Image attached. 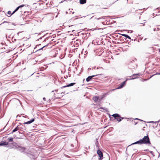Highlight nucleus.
<instances>
[{"mask_svg": "<svg viewBox=\"0 0 160 160\" xmlns=\"http://www.w3.org/2000/svg\"><path fill=\"white\" fill-rule=\"evenodd\" d=\"M142 141V144H146L150 145L151 144L148 135L144 136L142 139H141Z\"/></svg>", "mask_w": 160, "mask_h": 160, "instance_id": "1", "label": "nucleus"}, {"mask_svg": "<svg viewBox=\"0 0 160 160\" xmlns=\"http://www.w3.org/2000/svg\"><path fill=\"white\" fill-rule=\"evenodd\" d=\"M112 116L115 118V119H116L117 121L118 122H120L122 119H124V118L121 117L120 115L118 113L114 114Z\"/></svg>", "mask_w": 160, "mask_h": 160, "instance_id": "2", "label": "nucleus"}, {"mask_svg": "<svg viewBox=\"0 0 160 160\" xmlns=\"http://www.w3.org/2000/svg\"><path fill=\"white\" fill-rule=\"evenodd\" d=\"M97 153L99 157L98 159L99 160H102L103 158V153L101 151L98 149L97 151Z\"/></svg>", "mask_w": 160, "mask_h": 160, "instance_id": "3", "label": "nucleus"}, {"mask_svg": "<svg viewBox=\"0 0 160 160\" xmlns=\"http://www.w3.org/2000/svg\"><path fill=\"white\" fill-rule=\"evenodd\" d=\"M18 151H20L21 152L25 153V152L26 148L25 147L21 146H18L17 148Z\"/></svg>", "mask_w": 160, "mask_h": 160, "instance_id": "4", "label": "nucleus"}, {"mask_svg": "<svg viewBox=\"0 0 160 160\" xmlns=\"http://www.w3.org/2000/svg\"><path fill=\"white\" fill-rule=\"evenodd\" d=\"M110 92V91H109L102 96H98V97H99V102H100L101 101V100L105 97L106 95H108L109 94V93Z\"/></svg>", "mask_w": 160, "mask_h": 160, "instance_id": "5", "label": "nucleus"}, {"mask_svg": "<svg viewBox=\"0 0 160 160\" xmlns=\"http://www.w3.org/2000/svg\"><path fill=\"white\" fill-rule=\"evenodd\" d=\"M19 129L20 130V132L22 131L23 132H25L26 131L25 128L23 125L20 124L19 125Z\"/></svg>", "mask_w": 160, "mask_h": 160, "instance_id": "6", "label": "nucleus"}, {"mask_svg": "<svg viewBox=\"0 0 160 160\" xmlns=\"http://www.w3.org/2000/svg\"><path fill=\"white\" fill-rule=\"evenodd\" d=\"M129 79H127L126 81H125L123 82H122L121 84V85L118 87V88H116V89H120L121 88H122V87H123L124 85H125V82H126Z\"/></svg>", "mask_w": 160, "mask_h": 160, "instance_id": "7", "label": "nucleus"}, {"mask_svg": "<svg viewBox=\"0 0 160 160\" xmlns=\"http://www.w3.org/2000/svg\"><path fill=\"white\" fill-rule=\"evenodd\" d=\"M98 75H92V76H88L87 78H86V81L87 82H88L89 81H90L93 77H94L95 76H98Z\"/></svg>", "mask_w": 160, "mask_h": 160, "instance_id": "8", "label": "nucleus"}, {"mask_svg": "<svg viewBox=\"0 0 160 160\" xmlns=\"http://www.w3.org/2000/svg\"><path fill=\"white\" fill-rule=\"evenodd\" d=\"M75 84V82L71 83L67 85H66V86H64L63 87H61V88H65L66 87H67L72 86H73Z\"/></svg>", "mask_w": 160, "mask_h": 160, "instance_id": "9", "label": "nucleus"}, {"mask_svg": "<svg viewBox=\"0 0 160 160\" xmlns=\"http://www.w3.org/2000/svg\"><path fill=\"white\" fill-rule=\"evenodd\" d=\"M48 44H49V43H48L47 45H45L44 46H43L42 48L39 49H38V50H37V51H36L35 52H34V51H33L32 53H33L34 52H38L39 51H41V50H42V49L43 48H44L48 46Z\"/></svg>", "mask_w": 160, "mask_h": 160, "instance_id": "10", "label": "nucleus"}, {"mask_svg": "<svg viewBox=\"0 0 160 160\" xmlns=\"http://www.w3.org/2000/svg\"><path fill=\"white\" fill-rule=\"evenodd\" d=\"M99 97L97 96H95L93 97L92 99L95 102L98 101L99 102Z\"/></svg>", "mask_w": 160, "mask_h": 160, "instance_id": "11", "label": "nucleus"}, {"mask_svg": "<svg viewBox=\"0 0 160 160\" xmlns=\"http://www.w3.org/2000/svg\"><path fill=\"white\" fill-rule=\"evenodd\" d=\"M135 144H138L139 145L142 144V141H141V139H140L139 141L133 143L131 145H133Z\"/></svg>", "mask_w": 160, "mask_h": 160, "instance_id": "12", "label": "nucleus"}, {"mask_svg": "<svg viewBox=\"0 0 160 160\" xmlns=\"http://www.w3.org/2000/svg\"><path fill=\"white\" fill-rule=\"evenodd\" d=\"M34 120H34V118H32L31 120H30L29 121H28V122H24L23 124H30V123H32V122H33L34 121Z\"/></svg>", "mask_w": 160, "mask_h": 160, "instance_id": "13", "label": "nucleus"}, {"mask_svg": "<svg viewBox=\"0 0 160 160\" xmlns=\"http://www.w3.org/2000/svg\"><path fill=\"white\" fill-rule=\"evenodd\" d=\"M139 73H137L136 74H134L132 76V78L129 79H133L136 78V77L138 76L139 75Z\"/></svg>", "mask_w": 160, "mask_h": 160, "instance_id": "14", "label": "nucleus"}, {"mask_svg": "<svg viewBox=\"0 0 160 160\" xmlns=\"http://www.w3.org/2000/svg\"><path fill=\"white\" fill-rule=\"evenodd\" d=\"M121 35L122 36H124V37H125L126 38H128L129 39H130L132 41L133 40V39H131V37L129 36L128 35H127V34H121Z\"/></svg>", "mask_w": 160, "mask_h": 160, "instance_id": "15", "label": "nucleus"}, {"mask_svg": "<svg viewBox=\"0 0 160 160\" xmlns=\"http://www.w3.org/2000/svg\"><path fill=\"white\" fill-rule=\"evenodd\" d=\"M98 139L96 138V142H95V145H96V148L98 149H99V144L98 143Z\"/></svg>", "mask_w": 160, "mask_h": 160, "instance_id": "16", "label": "nucleus"}, {"mask_svg": "<svg viewBox=\"0 0 160 160\" xmlns=\"http://www.w3.org/2000/svg\"><path fill=\"white\" fill-rule=\"evenodd\" d=\"M8 142H0V146H3L5 145H8Z\"/></svg>", "mask_w": 160, "mask_h": 160, "instance_id": "17", "label": "nucleus"}, {"mask_svg": "<svg viewBox=\"0 0 160 160\" xmlns=\"http://www.w3.org/2000/svg\"><path fill=\"white\" fill-rule=\"evenodd\" d=\"M87 2V0H80L79 3L81 4H83Z\"/></svg>", "mask_w": 160, "mask_h": 160, "instance_id": "18", "label": "nucleus"}, {"mask_svg": "<svg viewBox=\"0 0 160 160\" xmlns=\"http://www.w3.org/2000/svg\"><path fill=\"white\" fill-rule=\"evenodd\" d=\"M92 28L90 29L91 31H93L94 30H103V29H104L105 28Z\"/></svg>", "mask_w": 160, "mask_h": 160, "instance_id": "19", "label": "nucleus"}, {"mask_svg": "<svg viewBox=\"0 0 160 160\" xmlns=\"http://www.w3.org/2000/svg\"><path fill=\"white\" fill-rule=\"evenodd\" d=\"M19 125H18L16 128L15 129L17 131L18 130H19L18 132L19 133H23V132H20V130L19 129Z\"/></svg>", "mask_w": 160, "mask_h": 160, "instance_id": "20", "label": "nucleus"}, {"mask_svg": "<svg viewBox=\"0 0 160 160\" xmlns=\"http://www.w3.org/2000/svg\"><path fill=\"white\" fill-rule=\"evenodd\" d=\"M19 125H18L16 128L15 129L17 131L18 130H19L18 132L19 133H23V132H20V130L19 129Z\"/></svg>", "mask_w": 160, "mask_h": 160, "instance_id": "21", "label": "nucleus"}, {"mask_svg": "<svg viewBox=\"0 0 160 160\" xmlns=\"http://www.w3.org/2000/svg\"><path fill=\"white\" fill-rule=\"evenodd\" d=\"M24 61H21L19 62L18 63V64H17V66H21L22 64H24Z\"/></svg>", "mask_w": 160, "mask_h": 160, "instance_id": "22", "label": "nucleus"}, {"mask_svg": "<svg viewBox=\"0 0 160 160\" xmlns=\"http://www.w3.org/2000/svg\"><path fill=\"white\" fill-rule=\"evenodd\" d=\"M8 140L12 142L13 141V138H8Z\"/></svg>", "mask_w": 160, "mask_h": 160, "instance_id": "23", "label": "nucleus"}, {"mask_svg": "<svg viewBox=\"0 0 160 160\" xmlns=\"http://www.w3.org/2000/svg\"><path fill=\"white\" fill-rule=\"evenodd\" d=\"M16 12V11H15L14 10L12 12V14H11V15H10V16H8L7 15V16L8 17H10L12 15H13V14H14Z\"/></svg>", "mask_w": 160, "mask_h": 160, "instance_id": "24", "label": "nucleus"}, {"mask_svg": "<svg viewBox=\"0 0 160 160\" xmlns=\"http://www.w3.org/2000/svg\"><path fill=\"white\" fill-rule=\"evenodd\" d=\"M17 131L16 130V129L15 128L11 132V133L12 134L13 133H14V132H15Z\"/></svg>", "mask_w": 160, "mask_h": 160, "instance_id": "25", "label": "nucleus"}, {"mask_svg": "<svg viewBox=\"0 0 160 160\" xmlns=\"http://www.w3.org/2000/svg\"><path fill=\"white\" fill-rule=\"evenodd\" d=\"M102 18L105 19L104 17H100L99 18H97V19L98 20H99V19H102Z\"/></svg>", "mask_w": 160, "mask_h": 160, "instance_id": "26", "label": "nucleus"}, {"mask_svg": "<svg viewBox=\"0 0 160 160\" xmlns=\"http://www.w3.org/2000/svg\"><path fill=\"white\" fill-rule=\"evenodd\" d=\"M48 34V33H47L44 35L43 36H42V37H40V38H39V39H42V38L44 37L45 36L47 35Z\"/></svg>", "mask_w": 160, "mask_h": 160, "instance_id": "27", "label": "nucleus"}, {"mask_svg": "<svg viewBox=\"0 0 160 160\" xmlns=\"http://www.w3.org/2000/svg\"><path fill=\"white\" fill-rule=\"evenodd\" d=\"M154 122V121H151L148 122L150 123H154V122L156 123V122Z\"/></svg>", "mask_w": 160, "mask_h": 160, "instance_id": "28", "label": "nucleus"}, {"mask_svg": "<svg viewBox=\"0 0 160 160\" xmlns=\"http://www.w3.org/2000/svg\"><path fill=\"white\" fill-rule=\"evenodd\" d=\"M7 13H8V15H11V14H12V13H11V11H8V12H7Z\"/></svg>", "mask_w": 160, "mask_h": 160, "instance_id": "29", "label": "nucleus"}, {"mask_svg": "<svg viewBox=\"0 0 160 160\" xmlns=\"http://www.w3.org/2000/svg\"><path fill=\"white\" fill-rule=\"evenodd\" d=\"M49 38V37H47L43 41V42H46V40H48V39Z\"/></svg>", "mask_w": 160, "mask_h": 160, "instance_id": "30", "label": "nucleus"}, {"mask_svg": "<svg viewBox=\"0 0 160 160\" xmlns=\"http://www.w3.org/2000/svg\"><path fill=\"white\" fill-rule=\"evenodd\" d=\"M19 9V7H18L15 10V11L17 12Z\"/></svg>", "mask_w": 160, "mask_h": 160, "instance_id": "31", "label": "nucleus"}, {"mask_svg": "<svg viewBox=\"0 0 160 160\" xmlns=\"http://www.w3.org/2000/svg\"><path fill=\"white\" fill-rule=\"evenodd\" d=\"M24 6H25V5H20V6H18V7H19V8H20L23 7Z\"/></svg>", "mask_w": 160, "mask_h": 160, "instance_id": "32", "label": "nucleus"}, {"mask_svg": "<svg viewBox=\"0 0 160 160\" xmlns=\"http://www.w3.org/2000/svg\"><path fill=\"white\" fill-rule=\"evenodd\" d=\"M9 23V22H7V21H4L1 24H3V23Z\"/></svg>", "mask_w": 160, "mask_h": 160, "instance_id": "33", "label": "nucleus"}, {"mask_svg": "<svg viewBox=\"0 0 160 160\" xmlns=\"http://www.w3.org/2000/svg\"><path fill=\"white\" fill-rule=\"evenodd\" d=\"M157 9H158V12H160V10H159V9H158V8H157ZM160 15V14H158V15H157V14L156 15V16H157V15Z\"/></svg>", "mask_w": 160, "mask_h": 160, "instance_id": "34", "label": "nucleus"}, {"mask_svg": "<svg viewBox=\"0 0 160 160\" xmlns=\"http://www.w3.org/2000/svg\"><path fill=\"white\" fill-rule=\"evenodd\" d=\"M60 59H62L63 58V57H62V56H60L59 57Z\"/></svg>", "mask_w": 160, "mask_h": 160, "instance_id": "35", "label": "nucleus"}, {"mask_svg": "<svg viewBox=\"0 0 160 160\" xmlns=\"http://www.w3.org/2000/svg\"><path fill=\"white\" fill-rule=\"evenodd\" d=\"M150 153L152 155H153V152L152 151H150Z\"/></svg>", "mask_w": 160, "mask_h": 160, "instance_id": "36", "label": "nucleus"}, {"mask_svg": "<svg viewBox=\"0 0 160 160\" xmlns=\"http://www.w3.org/2000/svg\"><path fill=\"white\" fill-rule=\"evenodd\" d=\"M43 100L44 101H45L46 100V98H45V97H44L43 98Z\"/></svg>", "mask_w": 160, "mask_h": 160, "instance_id": "37", "label": "nucleus"}, {"mask_svg": "<svg viewBox=\"0 0 160 160\" xmlns=\"http://www.w3.org/2000/svg\"><path fill=\"white\" fill-rule=\"evenodd\" d=\"M16 39H13V40H12V42H14L16 41Z\"/></svg>", "mask_w": 160, "mask_h": 160, "instance_id": "38", "label": "nucleus"}, {"mask_svg": "<svg viewBox=\"0 0 160 160\" xmlns=\"http://www.w3.org/2000/svg\"><path fill=\"white\" fill-rule=\"evenodd\" d=\"M38 45H36L35 47H34V49H35L37 48V47L38 46Z\"/></svg>", "mask_w": 160, "mask_h": 160, "instance_id": "39", "label": "nucleus"}, {"mask_svg": "<svg viewBox=\"0 0 160 160\" xmlns=\"http://www.w3.org/2000/svg\"><path fill=\"white\" fill-rule=\"evenodd\" d=\"M22 32H18V33H17L18 35H19V34L20 33Z\"/></svg>", "mask_w": 160, "mask_h": 160, "instance_id": "40", "label": "nucleus"}, {"mask_svg": "<svg viewBox=\"0 0 160 160\" xmlns=\"http://www.w3.org/2000/svg\"><path fill=\"white\" fill-rule=\"evenodd\" d=\"M35 63H34V64H35L37 62H38V61L36 60V61H35Z\"/></svg>", "mask_w": 160, "mask_h": 160, "instance_id": "41", "label": "nucleus"}, {"mask_svg": "<svg viewBox=\"0 0 160 160\" xmlns=\"http://www.w3.org/2000/svg\"><path fill=\"white\" fill-rule=\"evenodd\" d=\"M135 119H136V120H141V121H142V120H141L139 119H138V118H135Z\"/></svg>", "mask_w": 160, "mask_h": 160, "instance_id": "42", "label": "nucleus"}, {"mask_svg": "<svg viewBox=\"0 0 160 160\" xmlns=\"http://www.w3.org/2000/svg\"><path fill=\"white\" fill-rule=\"evenodd\" d=\"M148 150H149L148 149H146V150H144V151H148Z\"/></svg>", "mask_w": 160, "mask_h": 160, "instance_id": "43", "label": "nucleus"}, {"mask_svg": "<svg viewBox=\"0 0 160 160\" xmlns=\"http://www.w3.org/2000/svg\"><path fill=\"white\" fill-rule=\"evenodd\" d=\"M74 26V25H71V26H69V27H71L73 26Z\"/></svg>", "mask_w": 160, "mask_h": 160, "instance_id": "44", "label": "nucleus"}, {"mask_svg": "<svg viewBox=\"0 0 160 160\" xmlns=\"http://www.w3.org/2000/svg\"><path fill=\"white\" fill-rule=\"evenodd\" d=\"M64 93H65L64 92H61V94H64Z\"/></svg>", "mask_w": 160, "mask_h": 160, "instance_id": "45", "label": "nucleus"}, {"mask_svg": "<svg viewBox=\"0 0 160 160\" xmlns=\"http://www.w3.org/2000/svg\"><path fill=\"white\" fill-rule=\"evenodd\" d=\"M12 24L13 25H14V26H16V25H15V24H14V23H12Z\"/></svg>", "mask_w": 160, "mask_h": 160, "instance_id": "46", "label": "nucleus"}, {"mask_svg": "<svg viewBox=\"0 0 160 160\" xmlns=\"http://www.w3.org/2000/svg\"><path fill=\"white\" fill-rule=\"evenodd\" d=\"M156 28H154V29H153V31H156Z\"/></svg>", "mask_w": 160, "mask_h": 160, "instance_id": "47", "label": "nucleus"}, {"mask_svg": "<svg viewBox=\"0 0 160 160\" xmlns=\"http://www.w3.org/2000/svg\"><path fill=\"white\" fill-rule=\"evenodd\" d=\"M37 45H38V46H39V45H41V44H38Z\"/></svg>", "mask_w": 160, "mask_h": 160, "instance_id": "48", "label": "nucleus"}, {"mask_svg": "<svg viewBox=\"0 0 160 160\" xmlns=\"http://www.w3.org/2000/svg\"><path fill=\"white\" fill-rule=\"evenodd\" d=\"M39 63H40L41 62V61H40L38 62Z\"/></svg>", "mask_w": 160, "mask_h": 160, "instance_id": "49", "label": "nucleus"}, {"mask_svg": "<svg viewBox=\"0 0 160 160\" xmlns=\"http://www.w3.org/2000/svg\"><path fill=\"white\" fill-rule=\"evenodd\" d=\"M75 64V62H74L73 63V64H72V65H73V64Z\"/></svg>", "mask_w": 160, "mask_h": 160, "instance_id": "50", "label": "nucleus"}, {"mask_svg": "<svg viewBox=\"0 0 160 160\" xmlns=\"http://www.w3.org/2000/svg\"><path fill=\"white\" fill-rule=\"evenodd\" d=\"M130 31L131 32V33H132L133 32L132 30H130Z\"/></svg>", "mask_w": 160, "mask_h": 160, "instance_id": "51", "label": "nucleus"}, {"mask_svg": "<svg viewBox=\"0 0 160 160\" xmlns=\"http://www.w3.org/2000/svg\"><path fill=\"white\" fill-rule=\"evenodd\" d=\"M39 40H40V39H39V38L38 39H37V40H36V41H39Z\"/></svg>", "mask_w": 160, "mask_h": 160, "instance_id": "52", "label": "nucleus"}, {"mask_svg": "<svg viewBox=\"0 0 160 160\" xmlns=\"http://www.w3.org/2000/svg\"><path fill=\"white\" fill-rule=\"evenodd\" d=\"M65 1V0L63 1H61L60 3H62L63 1Z\"/></svg>", "mask_w": 160, "mask_h": 160, "instance_id": "53", "label": "nucleus"}, {"mask_svg": "<svg viewBox=\"0 0 160 160\" xmlns=\"http://www.w3.org/2000/svg\"><path fill=\"white\" fill-rule=\"evenodd\" d=\"M58 90H55V91L56 92H57L58 91Z\"/></svg>", "mask_w": 160, "mask_h": 160, "instance_id": "54", "label": "nucleus"}, {"mask_svg": "<svg viewBox=\"0 0 160 160\" xmlns=\"http://www.w3.org/2000/svg\"><path fill=\"white\" fill-rule=\"evenodd\" d=\"M145 22H144V24H143V26H144L145 25Z\"/></svg>", "mask_w": 160, "mask_h": 160, "instance_id": "55", "label": "nucleus"}, {"mask_svg": "<svg viewBox=\"0 0 160 160\" xmlns=\"http://www.w3.org/2000/svg\"><path fill=\"white\" fill-rule=\"evenodd\" d=\"M93 16H92V17L91 18H90V19H92V18H93Z\"/></svg>", "mask_w": 160, "mask_h": 160, "instance_id": "56", "label": "nucleus"}, {"mask_svg": "<svg viewBox=\"0 0 160 160\" xmlns=\"http://www.w3.org/2000/svg\"><path fill=\"white\" fill-rule=\"evenodd\" d=\"M85 148L86 149H88V148L87 147H85Z\"/></svg>", "mask_w": 160, "mask_h": 160, "instance_id": "57", "label": "nucleus"}, {"mask_svg": "<svg viewBox=\"0 0 160 160\" xmlns=\"http://www.w3.org/2000/svg\"><path fill=\"white\" fill-rule=\"evenodd\" d=\"M157 31H158V30H159V28H157Z\"/></svg>", "mask_w": 160, "mask_h": 160, "instance_id": "58", "label": "nucleus"}, {"mask_svg": "<svg viewBox=\"0 0 160 160\" xmlns=\"http://www.w3.org/2000/svg\"><path fill=\"white\" fill-rule=\"evenodd\" d=\"M159 52H160V48L159 49Z\"/></svg>", "mask_w": 160, "mask_h": 160, "instance_id": "59", "label": "nucleus"}, {"mask_svg": "<svg viewBox=\"0 0 160 160\" xmlns=\"http://www.w3.org/2000/svg\"><path fill=\"white\" fill-rule=\"evenodd\" d=\"M114 90H115L114 89H113L112 90H111V91H114Z\"/></svg>", "mask_w": 160, "mask_h": 160, "instance_id": "60", "label": "nucleus"}, {"mask_svg": "<svg viewBox=\"0 0 160 160\" xmlns=\"http://www.w3.org/2000/svg\"><path fill=\"white\" fill-rule=\"evenodd\" d=\"M137 123V122H136L135 124V125H136Z\"/></svg>", "mask_w": 160, "mask_h": 160, "instance_id": "61", "label": "nucleus"}, {"mask_svg": "<svg viewBox=\"0 0 160 160\" xmlns=\"http://www.w3.org/2000/svg\"><path fill=\"white\" fill-rule=\"evenodd\" d=\"M11 59L10 58V59H9L8 60H11Z\"/></svg>", "mask_w": 160, "mask_h": 160, "instance_id": "62", "label": "nucleus"}, {"mask_svg": "<svg viewBox=\"0 0 160 160\" xmlns=\"http://www.w3.org/2000/svg\"><path fill=\"white\" fill-rule=\"evenodd\" d=\"M68 13V12H66V14H67Z\"/></svg>", "mask_w": 160, "mask_h": 160, "instance_id": "63", "label": "nucleus"}, {"mask_svg": "<svg viewBox=\"0 0 160 160\" xmlns=\"http://www.w3.org/2000/svg\"><path fill=\"white\" fill-rule=\"evenodd\" d=\"M152 14H153V16H154V13H153Z\"/></svg>", "mask_w": 160, "mask_h": 160, "instance_id": "64", "label": "nucleus"}]
</instances>
